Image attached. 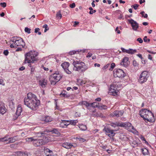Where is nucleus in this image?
I'll list each match as a JSON object with an SVG mask.
<instances>
[{
	"label": "nucleus",
	"mask_w": 156,
	"mask_h": 156,
	"mask_svg": "<svg viewBox=\"0 0 156 156\" xmlns=\"http://www.w3.org/2000/svg\"><path fill=\"white\" fill-rule=\"evenodd\" d=\"M129 23L131 24L133 29L135 31H136L139 27L138 24L132 19L128 20Z\"/></svg>",
	"instance_id": "obj_12"
},
{
	"label": "nucleus",
	"mask_w": 156,
	"mask_h": 156,
	"mask_svg": "<svg viewBox=\"0 0 156 156\" xmlns=\"http://www.w3.org/2000/svg\"><path fill=\"white\" fill-rule=\"evenodd\" d=\"M69 121V124L73 125H75L76 123L78 122L77 120H70Z\"/></svg>",
	"instance_id": "obj_37"
},
{
	"label": "nucleus",
	"mask_w": 156,
	"mask_h": 156,
	"mask_svg": "<svg viewBox=\"0 0 156 156\" xmlns=\"http://www.w3.org/2000/svg\"><path fill=\"white\" fill-rule=\"evenodd\" d=\"M138 6L139 5L137 4H135L134 5H132L131 6L132 7H133L135 10H136L137 9V8Z\"/></svg>",
	"instance_id": "obj_45"
},
{
	"label": "nucleus",
	"mask_w": 156,
	"mask_h": 156,
	"mask_svg": "<svg viewBox=\"0 0 156 156\" xmlns=\"http://www.w3.org/2000/svg\"><path fill=\"white\" fill-rule=\"evenodd\" d=\"M37 136H34L32 137H27L26 139V141L28 142H34L38 139Z\"/></svg>",
	"instance_id": "obj_21"
},
{
	"label": "nucleus",
	"mask_w": 156,
	"mask_h": 156,
	"mask_svg": "<svg viewBox=\"0 0 156 156\" xmlns=\"http://www.w3.org/2000/svg\"><path fill=\"white\" fill-rule=\"evenodd\" d=\"M62 146L66 148L69 149L71 147L73 146L72 144H69L67 143H63L62 144Z\"/></svg>",
	"instance_id": "obj_31"
},
{
	"label": "nucleus",
	"mask_w": 156,
	"mask_h": 156,
	"mask_svg": "<svg viewBox=\"0 0 156 156\" xmlns=\"http://www.w3.org/2000/svg\"><path fill=\"white\" fill-rule=\"evenodd\" d=\"M0 5L2 7L4 8L6 6V4L5 2L1 3Z\"/></svg>",
	"instance_id": "obj_47"
},
{
	"label": "nucleus",
	"mask_w": 156,
	"mask_h": 156,
	"mask_svg": "<svg viewBox=\"0 0 156 156\" xmlns=\"http://www.w3.org/2000/svg\"><path fill=\"white\" fill-rule=\"evenodd\" d=\"M10 43L11 44L10 47L11 48H16L18 46H21L23 48L25 45L23 39L17 37H12L10 39Z\"/></svg>",
	"instance_id": "obj_4"
},
{
	"label": "nucleus",
	"mask_w": 156,
	"mask_h": 156,
	"mask_svg": "<svg viewBox=\"0 0 156 156\" xmlns=\"http://www.w3.org/2000/svg\"><path fill=\"white\" fill-rule=\"evenodd\" d=\"M22 51V48H18L16 50V51Z\"/></svg>",
	"instance_id": "obj_62"
},
{
	"label": "nucleus",
	"mask_w": 156,
	"mask_h": 156,
	"mask_svg": "<svg viewBox=\"0 0 156 156\" xmlns=\"http://www.w3.org/2000/svg\"><path fill=\"white\" fill-rule=\"evenodd\" d=\"M110 65L109 64H108L104 66V67L105 69H106V68H108V67H109L110 66Z\"/></svg>",
	"instance_id": "obj_64"
},
{
	"label": "nucleus",
	"mask_w": 156,
	"mask_h": 156,
	"mask_svg": "<svg viewBox=\"0 0 156 156\" xmlns=\"http://www.w3.org/2000/svg\"><path fill=\"white\" fill-rule=\"evenodd\" d=\"M60 96L61 97L64 98H69L70 96L69 94H67V92L65 90H63L60 94Z\"/></svg>",
	"instance_id": "obj_25"
},
{
	"label": "nucleus",
	"mask_w": 156,
	"mask_h": 156,
	"mask_svg": "<svg viewBox=\"0 0 156 156\" xmlns=\"http://www.w3.org/2000/svg\"><path fill=\"white\" fill-rule=\"evenodd\" d=\"M38 139L34 142H33L34 145L35 147L40 146L44 144V142L42 139H39V136H37Z\"/></svg>",
	"instance_id": "obj_16"
},
{
	"label": "nucleus",
	"mask_w": 156,
	"mask_h": 156,
	"mask_svg": "<svg viewBox=\"0 0 156 156\" xmlns=\"http://www.w3.org/2000/svg\"><path fill=\"white\" fill-rule=\"evenodd\" d=\"M69 120H63L60 122V126L62 128L67 127V126L69 124Z\"/></svg>",
	"instance_id": "obj_20"
},
{
	"label": "nucleus",
	"mask_w": 156,
	"mask_h": 156,
	"mask_svg": "<svg viewBox=\"0 0 156 156\" xmlns=\"http://www.w3.org/2000/svg\"><path fill=\"white\" fill-rule=\"evenodd\" d=\"M9 53V51L7 50H5L4 51L3 54L5 55H7Z\"/></svg>",
	"instance_id": "obj_49"
},
{
	"label": "nucleus",
	"mask_w": 156,
	"mask_h": 156,
	"mask_svg": "<svg viewBox=\"0 0 156 156\" xmlns=\"http://www.w3.org/2000/svg\"><path fill=\"white\" fill-rule=\"evenodd\" d=\"M31 74H33L34 73V72L35 70V67L34 66L31 67Z\"/></svg>",
	"instance_id": "obj_43"
},
{
	"label": "nucleus",
	"mask_w": 156,
	"mask_h": 156,
	"mask_svg": "<svg viewBox=\"0 0 156 156\" xmlns=\"http://www.w3.org/2000/svg\"><path fill=\"white\" fill-rule=\"evenodd\" d=\"M18 140L17 136H15L11 137H8V140H9L8 143H12Z\"/></svg>",
	"instance_id": "obj_22"
},
{
	"label": "nucleus",
	"mask_w": 156,
	"mask_h": 156,
	"mask_svg": "<svg viewBox=\"0 0 156 156\" xmlns=\"http://www.w3.org/2000/svg\"><path fill=\"white\" fill-rule=\"evenodd\" d=\"M22 108L21 105H19L17 108L16 113V115L18 116H19L20 115V114L22 111Z\"/></svg>",
	"instance_id": "obj_27"
},
{
	"label": "nucleus",
	"mask_w": 156,
	"mask_h": 156,
	"mask_svg": "<svg viewBox=\"0 0 156 156\" xmlns=\"http://www.w3.org/2000/svg\"><path fill=\"white\" fill-rule=\"evenodd\" d=\"M92 54L90 53H88L87 55V57H90L92 55Z\"/></svg>",
	"instance_id": "obj_59"
},
{
	"label": "nucleus",
	"mask_w": 156,
	"mask_h": 156,
	"mask_svg": "<svg viewBox=\"0 0 156 156\" xmlns=\"http://www.w3.org/2000/svg\"><path fill=\"white\" fill-rule=\"evenodd\" d=\"M118 27H117L116 28L115 31H117V33L118 34H120V31L119 30H118Z\"/></svg>",
	"instance_id": "obj_60"
},
{
	"label": "nucleus",
	"mask_w": 156,
	"mask_h": 156,
	"mask_svg": "<svg viewBox=\"0 0 156 156\" xmlns=\"http://www.w3.org/2000/svg\"><path fill=\"white\" fill-rule=\"evenodd\" d=\"M7 109L4 106V104L0 103V114L3 115L6 112Z\"/></svg>",
	"instance_id": "obj_19"
},
{
	"label": "nucleus",
	"mask_w": 156,
	"mask_h": 156,
	"mask_svg": "<svg viewBox=\"0 0 156 156\" xmlns=\"http://www.w3.org/2000/svg\"><path fill=\"white\" fill-rule=\"evenodd\" d=\"M136 41H138L140 43H142L143 42V40L141 38H138L137 39Z\"/></svg>",
	"instance_id": "obj_48"
},
{
	"label": "nucleus",
	"mask_w": 156,
	"mask_h": 156,
	"mask_svg": "<svg viewBox=\"0 0 156 156\" xmlns=\"http://www.w3.org/2000/svg\"><path fill=\"white\" fill-rule=\"evenodd\" d=\"M76 139L78 141H80V143L83 142L86 140L85 139L80 137H76Z\"/></svg>",
	"instance_id": "obj_38"
},
{
	"label": "nucleus",
	"mask_w": 156,
	"mask_h": 156,
	"mask_svg": "<svg viewBox=\"0 0 156 156\" xmlns=\"http://www.w3.org/2000/svg\"><path fill=\"white\" fill-rule=\"evenodd\" d=\"M56 16L57 17L59 18L60 19H61L62 17V15L61 14V12L60 10H59L57 13Z\"/></svg>",
	"instance_id": "obj_39"
},
{
	"label": "nucleus",
	"mask_w": 156,
	"mask_h": 156,
	"mask_svg": "<svg viewBox=\"0 0 156 156\" xmlns=\"http://www.w3.org/2000/svg\"><path fill=\"white\" fill-rule=\"evenodd\" d=\"M123 114V112L122 111L116 110L110 114L111 117H113L115 116L117 117L122 116Z\"/></svg>",
	"instance_id": "obj_13"
},
{
	"label": "nucleus",
	"mask_w": 156,
	"mask_h": 156,
	"mask_svg": "<svg viewBox=\"0 0 156 156\" xmlns=\"http://www.w3.org/2000/svg\"><path fill=\"white\" fill-rule=\"evenodd\" d=\"M0 85H2L3 86L5 85V83H4V81L2 79H0Z\"/></svg>",
	"instance_id": "obj_50"
},
{
	"label": "nucleus",
	"mask_w": 156,
	"mask_h": 156,
	"mask_svg": "<svg viewBox=\"0 0 156 156\" xmlns=\"http://www.w3.org/2000/svg\"><path fill=\"white\" fill-rule=\"evenodd\" d=\"M25 69V68L24 66H22L19 68V70L20 71H23Z\"/></svg>",
	"instance_id": "obj_56"
},
{
	"label": "nucleus",
	"mask_w": 156,
	"mask_h": 156,
	"mask_svg": "<svg viewBox=\"0 0 156 156\" xmlns=\"http://www.w3.org/2000/svg\"><path fill=\"white\" fill-rule=\"evenodd\" d=\"M24 103L32 110L36 109L40 104V101L36 96L32 93H29L24 99Z\"/></svg>",
	"instance_id": "obj_1"
},
{
	"label": "nucleus",
	"mask_w": 156,
	"mask_h": 156,
	"mask_svg": "<svg viewBox=\"0 0 156 156\" xmlns=\"http://www.w3.org/2000/svg\"><path fill=\"white\" fill-rule=\"evenodd\" d=\"M73 65L74 66L73 70L79 73H83L88 69L84 62L80 61H74Z\"/></svg>",
	"instance_id": "obj_2"
},
{
	"label": "nucleus",
	"mask_w": 156,
	"mask_h": 156,
	"mask_svg": "<svg viewBox=\"0 0 156 156\" xmlns=\"http://www.w3.org/2000/svg\"><path fill=\"white\" fill-rule=\"evenodd\" d=\"M148 77V72L146 71H143L139 76L138 81L140 84H142L147 81Z\"/></svg>",
	"instance_id": "obj_7"
},
{
	"label": "nucleus",
	"mask_w": 156,
	"mask_h": 156,
	"mask_svg": "<svg viewBox=\"0 0 156 156\" xmlns=\"http://www.w3.org/2000/svg\"><path fill=\"white\" fill-rule=\"evenodd\" d=\"M61 66L64 70L68 68L69 66V63L68 62H65L61 64Z\"/></svg>",
	"instance_id": "obj_30"
},
{
	"label": "nucleus",
	"mask_w": 156,
	"mask_h": 156,
	"mask_svg": "<svg viewBox=\"0 0 156 156\" xmlns=\"http://www.w3.org/2000/svg\"><path fill=\"white\" fill-rule=\"evenodd\" d=\"M113 72L114 76L115 77L123 78L126 75V74L124 71L120 69H115Z\"/></svg>",
	"instance_id": "obj_8"
},
{
	"label": "nucleus",
	"mask_w": 156,
	"mask_h": 156,
	"mask_svg": "<svg viewBox=\"0 0 156 156\" xmlns=\"http://www.w3.org/2000/svg\"><path fill=\"white\" fill-rule=\"evenodd\" d=\"M117 129L113 130L110 128L105 127L103 129V131L105 132L106 134L110 137L114 136L115 133L114 131H117Z\"/></svg>",
	"instance_id": "obj_9"
},
{
	"label": "nucleus",
	"mask_w": 156,
	"mask_h": 156,
	"mask_svg": "<svg viewBox=\"0 0 156 156\" xmlns=\"http://www.w3.org/2000/svg\"><path fill=\"white\" fill-rule=\"evenodd\" d=\"M121 127H125V128L129 131H131L132 129H134L133 126L129 122H122Z\"/></svg>",
	"instance_id": "obj_11"
},
{
	"label": "nucleus",
	"mask_w": 156,
	"mask_h": 156,
	"mask_svg": "<svg viewBox=\"0 0 156 156\" xmlns=\"http://www.w3.org/2000/svg\"><path fill=\"white\" fill-rule=\"evenodd\" d=\"M38 55V53L35 51H31L28 52L25 55L24 63H34V61L37 60V57Z\"/></svg>",
	"instance_id": "obj_3"
},
{
	"label": "nucleus",
	"mask_w": 156,
	"mask_h": 156,
	"mask_svg": "<svg viewBox=\"0 0 156 156\" xmlns=\"http://www.w3.org/2000/svg\"><path fill=\"white\" fill-rule=\"evenodd\" d=\"M39 83L43 88L45 87L46 85L47 84V81L44 80H39Z\"/></svg>",
	"instance_id": "obj_26"
},
{
	"label": "nucleus",
	"mask_w": 156,
	"mask_h": 156,
	"mask_svg": "<svg viewBox=\"0 0 156 156\" xmlns=\"http://www.w3.org/2000/svg\"><path fill=\"white\" fill-rule=\"evenodd\" d=\"M48 27V25H47V24H44V25H43V28H45V30H44V32H46V31L47 30H48V29H49V28H48L47 29V28Z\"/></svg>",
	"instance_id": "obj_44"
},
{
	"label": "nucleus",
	"mask_w": 156,
	"mask_h": 156,
	"mask_svg": "<svg viewBox=\"0 0 156 156\" xmlns=\"http://www.w3.org/2000/svg\"><path fill=\"white\" fill-rule=\"evenodd\" d=\"M117 87L115 83L112 84L110 87L109 92L113 96H116L118 95L119 90H117Z\"/></svg>",
	"instance_id": "obj_10"
},
{
	"label": "nucleus",
	"mask_w": 156,
	"mask_h": 156,
	"mask_svg": "<svg viewBox=\"0 0 156 156\" xmlns=\"http://www.w3.org/2000/svg\"><path fill=\"white\" fill-rule=\"evenodd\" d=\"M115 65L114 63L112 62L110 68L109 69V70L111 71L113 69L115 68Z\"/></svg>",
	"instance_id": "obj_40"
},
{
	"label": "nucleus",
	"mask_w": 156,
	"mask_h": 156,
	"mask_svg": "<svg viewBox=\"0 0 156 156\" xmlns=\"http://www.w3.org/2000/svg\"><path fill=\"white\" fill-rule=\"evenodd\" d=\"M144 41L145 42H147V37L146 36H145L144 38Z\"/></svg>",
	"instance_id": "obj_61"
},
{
	"label": "nucleus",
	"mask_w": 156,
	"mask_h": 156,
	"mask_svg": "<svg viewBox=\"0 0 156 156\" xmlns=\"http://www.w3.org/2000/svg\"><path fill=\"white\" fill-rule=\"evenodd\" d=\"M121 49L123 52L129 54H132L136 52V49L129 48L127 50L123 48H121Z\"/></svg>",
	"instance_id": "obj_17"
},
{
	"label": "nucleus",
	"mask_w": 156,
	"mask_h": 156,
	"mask_svg": "<svg viewBox=\"0 0 156 156\" xmlns=\"http://www.w3.org/2000/svg\"><path fill=\"white\" fill-rule=\"evenodd\" d=\"M70 7L71 8H73L75 7V3H73L71 4H70L69 5Z\"/></svg>",
	"instance_id": "obj_52"
},
{
	"label": "nucleus",
	"mask_w": 156,
	"mask_h": 156,
	"mask_svg": "<svg viewBox=\"0 0 156 156\" xmlns=\"http://www.w3.org/2000/svg\"><path fill=\"white\" fill-rule=\"evenodd\" d=\"M136 55L140 58L141 60H142V59H143V58L142 57V55L141 54H137Z\"/></svg>",
	"instance_id": "obj_55"
},
{
	"label": "nucleus",
	"mask_w": 156,
	"mask_h": 156,
	"mask_svg": "<svg viewBox=\"0 0 156 156\" xmlns=\"http://www.w3.org/2000/svg\"><path fill=\"white\" fill-rule=\"evenodd\" d=\"M24 30L28 34H30L31 33L30 29V28H29L27 27L25 28Z\"/></svg>",
	"instance_id": "obj_42"
},
{
	"label": "nucleus",
	"mask_w": 156,
	"mask_h": 156,
	"mask_svg": "<svg viewBox=\"0 0 156 156\" xmlns=\"http://www.w3.org/2000/svg\"><path fill=\"white\" fill-rule=\"evenodd\" d=\"M62 77V75L61 73L58 71H55L53 74L50 76V80L51 84L53 85L60 81Z\"/></svg>",
	"instance_id": "obj_6"
},
{
	"label": "nucleus",
	"mask_w": 156,
	"mask_h": 156,
	"mask_svg": "<svg viewBox=\"0 0 156 156\" xmlns=\"http://www.w3.org/2000/svg\"><path fill=\"white\" fill-rule=\"evenodd\" d=\"M148 58L150 60H152V57L150 55H148Z\"/></svg>",
	"instance_id": "obj_63"
},
{
	"label": "nucleus",
	"mask_w": 156,
	"mask_h": 156,
	"mask_svg": "<svg viewBox=\"0 0 156 156\" xmlns=\"http://www.w3.org/2000/svg\"><path fill=\"white\" fill-rule=\"evenodd\" d=\"M81 103L82 105H85L87 108V109L89 110L90 112L94 113L95 112V109L94 110H91L90 109V103H89L86 101H83L81 102Z\"/></svg>",
	"instance_id": "obj_18"
},
{
	"label": "nucleus",
	"mask_w": 156,
	"mask_h": 156,
	"mask_svg": "<svg viewBox=\"0 0 156 156\" xmlns=\"http://www.w3.org/2000/svg\"><path fill=\"white\" fill-rule=\"evenodd\" d=\"M8 136L6 135L3 138H0V142H4L8 140Z\"/></svg>",
	"instance_id": "obj_36"
},
{
	"label": "nucleus",
	"mask_w": 156,
	"mask_h": 156,
	"mask_svg": "<svg viewBox=\"0 0 156 156\" xmlns=\"http://www.w3.org/2000/svg\"><path fill=\"white\" fill-rule=\"evenodd\" d=\"M40 30V29L38 28H36L34 30V32L36 33H37Z\"/></svg>",
	"instance_id": "obj_54"
},
{
	"label": "nucleus",
	"mask_w": 156,
	"mask_h": 156,
	"mask_svg": "<svg viewBox=\"0 0 156 156\" xmlns=\"http://www.w3.org/2000/svg\"><path fill=\"white\" fill-rule=\"evenodd\" d=\"M98 108L101 110H106L108 108L107 106L104 105H99Z\"/></svg>",
	"instance_id": "obj_33"
},
{
	"label": "nucleus",
	"mask_w": 156,
	"mask_h": 156,
	"mask_svg": "<svg viewBox=\"0 0 156 156\" xmlns=\"http://www.w3.org/2000/svg\"><path fill=\"white\" fill-rule=\"evenodd\" d=\"M133 65L134 66H138V64L136 62V61L134 60L133 61Z\"/></svg>",
	"instance_id": "obj_51"
},
{
	"label": "nucleus",
	"mask_w": 156,
	"mask_h": 156,
	"mask_svg": "<svg viewBox=\"0 0 156 156\" xmlns=\"http://www.w3.org/2000/svg\"><path fill=\"white\" fill-rule=\"evenodd\" d=\"M99 103L96 102L90 103V108L91 110H94L95 108H98L99 106Z\"/></svg>",
	"instance_id": "obj_24"
},
{
	"label": "nucleus",
	"mask_w": 156,
	"mask_h": 156,
	"mask_svg": "<svg viewBox=\"0 0 156 156\" xmlns=\"http://www.w3.org/2000/svg\"><path fill=\"white\" fill-rule=\"evenodd\" d=\"M110 125L114 128H115L116 127H121V123H120L119 122H111L110 123Z\"/></svg>",
	"instance_id": "obj_23"
},
{
	"label": "nucleus",
	"mask_w": 156,
	"mask_h": 156,
	"mask_svg": "<svg viewBox=\"0 0 156 156\" xmlns=\"http://www.w3.org/2000/svg\"><path fill=\"white\" fill-rule=\"evenodd\" d=\"M140 14L142 15V16L145 18H147V14H145L144 11H142L140 12Z\"/></svg>",
	"instance_id": "obj_41"
},
{
	"label": "nucleus",
	"mask_w": 156,
	"mask_h": 156,
	"mask_svg": "<svg viewBox=\"0 0 156 156\" xmlns=\"http://www.w3.org/2000/svg\"><path fill=\"white\" fill-rule=\"evenodd\" d=\"M40 119L43 121L44 122H51L52 120V119L48 116H41L40 118Z\"/></svg>",
	"instance_id": "obj_15"
},
{
	"label": "nucleus",
	"mask_w": 156,
	"mask_h": 156,
	"mask_svg": "<svg viewBox=\"0 0 156 156\" xmlns=\"http://www.w3.org/2000/svg\"><path fill=\"white\" fill-rule=\"evenodd\" d=\"M129 64V58L127 57H125L122 60L120 64L121 66L126 67Z\"/></svg>",
	"instance_id": "obj_14"
},
{
	"label": "nucleus",
	"mask_w": 156,
	"mask_h": 156,
	"mask_svg": "<svg viewBox=\"0 0 156 156\" xmlns=\"http://www.w3.org/2000/svg\"><path fill=\"white\" fill-rule=\"evenodd\" d=\"M118 19L119 20L124 19V18L123 15L122 14H120L118 17Z\"/></svg>",
	"instance_id": "obj_53"
},
{
	"label": "nucleus",
	"mask_w": 156,
	"mask_h": 156,
	"mask_svg": "<svg viewBox=\"0 0 156 156\" xmlns=\"http://www.w3.org/2000/svg\"><path fill=\"white\" fill-rule=\"evenodd\" d=\"M64 70L67 74H70L71 73V72L69 70L68 68H67Z\"/></svg>",
	"instance_id": "obj_46"
},
{
	"label": "nucleus",
	"mask_w": 156,
	"mask_h": 156,
	"mask_svg": "<svg viewBox=\"0 0 156 156\" xmlns=\"http://www.w3.org/2000/svg\"><path fill=\"white\" fill-rule=\"evenodd\" d=\"M142 154L144 155L148 154L149 151L146 148H142L141 149Z\"/></svg>",
	"instance_id": "obj_34"
},
{
	"label": "nucleus",
	"mask_w": 156,
	"mask_h": 156,
	"mask_svg": "<svg viewBox=\"0 0 156 156\" xmlns=\"http://www.w3.org/2000/svg\"><path fill=\"white\" fill-rule=\"evenodd\" d=\"M96 11L95 10H93L91 11H90L89 13L90 14H92L96 12Z\"/></svg>",
	"instance_id": "obj_58"
},
{
	"label": "nucleus",
	"mask_w": 156,
	"mask_h": 156,
	"mask_svg": "<svg viewBox=\"0 0 156 156\" xmlns=\"http://www.w3.org/2000/svg\"><path fill=\"white\" fill-rule=\"evenodd\" d=\"M16 156H27V152L18 151L15 154Z\"/></svg>",
	"instance_id": "obj_29"
},
{
	"label": "nucleus",
	"mask_w": 156,
	"mask_h": 156,
	"mask_svg": "<svg viewBox=\"0 0 156 156\" xmlns=\"http://www.w3.org/2000/svg\"><path fill=\"white\" fill-rule=\"evenodd\" d=\"M82 51L83 52H84L85 51V50H78L77 51H70L69 52V54L70 55H74L76 53H78Z\"/></svg>",
	"instance_id": "obj_28"
},
{
	"label": "nucleus",
	"mask_w": 156,
	"mask_h": 156,
	"mask_svg": "<svg viewBox=\"0 0 156 156\" xmlns=\"http://www.w3.org/2000/svg\"><path fill=\"white\" fill-rule=\"evenodd\" d=\"M49 132H51L52 133L56 134L58 135H60V133L57 129H54L52 130L49 131Z\"/></svg>",
	"instance_id": "obj_35"
},
{
	"label": "nucleus",
	"mask_w": 156,
	"mask_h": 156,
	"mask_svg": "<svg viewBox=\"0 0 156 156\" xmlns=\"http://www.w3.org/2000/svg\"><path fill=\"white\" fill-rule=\"evenodd\" d=\"M140 116L145 120L150 122L151 120V117H154V114L149 110L146 109H143L140 111Z\"/></svg>",
	"instance_id": "obj_5"
},
{
	"label": "nucleus",
	"mask_w": 156,
	"mask_h": 156,
	"mask_svg": "<svg viewBox=\"0 0 156 156\" xmlns=\"http://www.w3.org/2000/svg\"><path fill=\"white\" fill-rule=\"evenodd\" d=\"M78 126L80 130L82 131H85L87 129V127L86 125L80 124Z\"/></svg>",
	"instance_id": "obj_32"
},
{
	"label": "nucleus",
	"mask_w": 156,
	"mask_h": 156,
	"mask_svg": "<svg viewBox=\"0 0 156 156\" xmlns=\"http://www.w3.org/2000/svg\"><path fill=\"white\" fill-rule=\"evenodd\" d=\"M101 99L100 98H98L95 99V101H101Z\"/></svg>",
	"instance_id": "obj_57"
}]
</instances>
